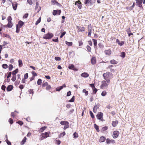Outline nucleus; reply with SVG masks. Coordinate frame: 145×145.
I'll list each match as a JSON object with an SVG mask.
<instances>
[{
	"instance_id": "50",
	"label": "nucleus",
	"mask_w": 145,
	"mask_h": 145,
	"mask_svg": "<svg viewBox=\"0 0 145 145\" xmlns=\"http://www.w3.org/2000/svg\"><path fill=\"white\" fill-rule=\"evenodd\" d=\"M8 121L10 124H12L13 122V120L11 118H10L9 119Z\"/></svg>"
},
{
	"instance_id": "22",
	"label": "nucleus",
	"mask_w": 145,
	"mask_h": 145,
	"mask_svg": "<svg viewBox=\"0 0 145 145\" xmlns=\"http://www.w3.org/2000/svg\"><path fill=\"white\" fill-rule=\"evenodd\" d=\"M106 140L105 137L104 136L101 137L99 139V141L100 142H104Z\"/></svg>"
},
{
	"instance_id": "36",
	"label": "nucleus",
	"mask_w": 145,
	"mask_h": 145,
	"mask_svg": "<svg viewBox=\"0 0 145 145\" xmlns=\"http://www.w3.org/2000/svg\"><path fill=\"white\" fill-rule=\"evenodd\" d=\"M20 28L18 27V24H17L16 25V32L17 33H18L20 31Z\"/></svg>"
},
{
	"instance_id": "44",
	"label": "nucleus",
	"mask_w": 145,
	"mask_h": 145,
	"mask_svg": "<svg viewBox=\"0 0 145 145\" xmlns=\"http://www.w3.org/2000/svg\"><path fill=\"white\" fill-rule=\"evenodd\" d=\"M89 113L91 117L92 118H94V116L93 114V113L91 111H89Z\"/></svg>"
},
{
	"instance_id": "52",
	"label": "nucleus",
	"mask_w": 145,
	"mask_h": 145,
	"mask_svg": "<svg viewBox=\"0 0 145 145\" xmlns=\"http://www.w3.org/2000/svg\"><path fill=\"white\" fill-rule=\"evenodd\" d=\"M55 59L56 61H60L61 58L59 57H55Z\"/></svg>"
},
{
	"instance_id": "14",
	"label": "nucleus",
	"mask_w": 145,
	"mask_h": 145,
	"mask_svg": "<svg viewBox=\"0 0 145 145\" xmlns=\"http://www.w3.org/2000/svg\"><path fill=\"white\" fill-rule=\"evenodd\" d=\"M12 5L14 10H16L18 6V3L17 2H14L12 3Z\"/></svg>"
},
{
	"instance_id": "40",
	"label": "nucleus",
	"mask_w": 145,
	"mask_h": 145,
	"mask_svg": "<svg viewBox=\"0 0 145 145\" xmlns=\"http://www.w3.org/2000/svg\"><path fill=\"white\" fill-rule=\"evenodd\" d=\"M125 52H121V54L120 56L121 57H122L123 58H124L125 57Z\"/></svg>"
},
{
	"instance_id": "10",
	"label": "nucleus",
	"mask_w": 145,
	"mask_h": 145,
	"mask_svg": "<svg viewBox=\"0 0 145 145\" xmlns=\"http://www.w3.org/2000/svg\"><path fill=\"white\" fill-rule=\"evenodd\" d=\"M95 0H85L84 1V3L85 4H86L88 3H90L91 4L95 2Z\"/></svg>"
},
{
	"instance_id": "47",
	"label": "nucleus",
	"mask_w": 145,
	"mask_h": 145,
	"mask_svg": "<svg viewBox=\"0 0 145 145\" xmlns=\"http://www.w3.org/2000/svg\"><path fill=\"white\" fill-rule=\"evenodd\" d=\"M66 32L65 31H64L61 34V35L60 36V38H61L66 34Z\"/></svg>"
},
{
	"instance_id": "19",
	"label": "nucleus",
	"mask_w": 145,
	"mask_h": 145,
	"mask_svg": "<svg viewBox=\"0 0 145 145\" xmlns=\"http://www.w3.org/2000/svg\"><path fill=\"white\" fill-rule=\"evenodd\" d=\"M81 76L83 77L86 78L89 76V75L86 72H84L82 73L81 74Z\"/></svg>"
},
{
	"instance_id": "2",
	"label": "nucleus",
	"mask_w": 145,
	"mask_h": 145,
	"mask_svg": "<svg viewBox=\"0 0 145 145\" xmlns=\"http://www.w3.org/2000/svg\"><path fill=\"white\" fill-rule=\"evenodd\" d=\"M53 36L54 35L52 33H48L44 35L43 38L45 39H51Z\"/></svg>"
},
{
	"instance_id": "34",
	"label": "nucleus",
	"mask_w": 145,
	"mask_h": 145,
	"mask_svg": "<svg viewBox=\"0 0 145 145\" xmlns=\"http://www.w3.org/2000/svg\"><path fill=\"white\" fill-rule=\"evenodd\" d=\"M68 68L69 69L74 70V66L72 64L69 66Z\"/></svg>"
},
{
	"instance_id": "4",
	"label": "nucleus",
	"mask_w": 145,
	"mask_h": 145,
	"mask_svg": "<svg viewBox=\"0 0 145 145\" xmlns=\"http://www.w3.org/2000/svg\"><path fill=\"white\" fill-rule=\"evenodd\" d=\"M103 113L101 112H99L96 115L97 118L102 121H103Z\"/></svg>"
},
{
	"instance_id": "56",
	"label": "nucleus",
	"mask_w": 145,
	"mask_h": 145,
	"mask_svg": "<svg viewBox=\"0 0 145 145\" xmlns=\"http://www.w3.org/2000/svg\"><path fill=\"white\" fill-rule=\"evenodd\" d=\"M32 74L34 76H36L37 75V74L34 71L32 72Z\"/></svg>"
},
{
	"instance_id": "17",
	"label": "nucleus",
	"mask_w": 145,
	"mask_h": 145,
	"mask_svg": "<svg viewBox=\"0 0 145 145\" xmlns=\"http://www.w3.org/2000/svg\"><path fill=\"white\" fill-rule=\"evenodd\" d=\"M96 62V59L95 57H92L91 60V63L92 65H94L95 64Z\"/></svg>"
},
{
	"instance_id": "53",
	"label": "nucleus",
	"mask_w": 145,
	"mask_h": 145,
	"mask_svg": "<svg viewBox=\"0 0 145 145\" xmlns=\"http://www.w3.org/2000/svg\"><path fill=\"white\" fill-rule=\"evenodd\" d=\"M17 123L20 125H22L23 124V122L20 121H19L17 122Z\"/></svg>"
},
{
	"instance_id": "16",
	"label": "nucleus",
	"mask_w": 145,
	"mask_h": 145,
	"mask_svg": "<svg viewBox=\"0 0 145 145\" xmlns=\"http://www.w3.org/2000/svg\"><path fill=\"white\" fill-rule=\"evenodd\" d=\"M60 124L62 125L68 126L69 123L66 121H61L60 122Z\"/></svg>"
},
{
	"instance_id": "26",
	"label": "nucleus",
	"mask_w": 145,
	"mask_h": 145,
	"mask_svg": "<svg viewBox=\"0 0 145 145\" xmlns=\"http://www.w3.org/2000/svg\"><path fill=\"white\" fill-rule=\"evenodd\" d=\"M94 127L97 130V132H99V126L95 124H94Z\"/></svg>"
},
{
	"instance_id": "37",
	"label": "nucleus",
	"mask_w": 145,
	"mask_h": 145,
	"mask_svg": "<svg viewBox=\"0 0 145 145\" xmlns=\"http://www.w3.org/2000/svg\"><path fill=\"white\" fill-rule=\"evenodd\" d=\"M92 40L93 41V42L94 45V46H96L97 45V40L95 39H92Z\"/></svg>"
},
{
	"instance_id": "30",
	"label": "nucleus",
	"mask_w": 145,
	"mask_h": 145,
	"mask_svg": "<svg viewBox=\"0 0 145 145\" xmlns=\"http://www.w3.org/2000/svg\"><path fill=\"white\" fill-rule=\"evenodd\" d=\"M129 30L127 31V34H128V36L129 37H130L131 35H133V34L131 32L130 28H129Z\"/></svg>"
},
{
	"instance_id": "64",
	"label": "nucleus",
	"mask_w": 145,
	"mask_h": 145,
	"mask_svg": "<svg viewBox=\"0 0 145 145\" xmlns=\"http://www.w3.org/2000/svg\"><path fill=\"white\" fill-rule=\"evenodd\" d=\"M16 116L15 114H14V112L11 113V116L12 117H14Z\"/></svg>"
},
{
	"instance_id": "33",
	"label": "nucleus",
	"mask_w": 145,
	"mask_h": 145,
	"mask_svg": "<svg viewBox=\"0 0 145 145\" xmlns=\"http://www.w3.org/2000/svg\"><path fill=\"white\" fill-rule=\"evenodd\" d=\"M18 69H16L14 71L12 72V74L13 75H16V74L18 72Z\"/></svg>"
},
{
	"instance_id": "58",
	"label": "nucleus",
	"mask_w": 145,
	"mask_h": 145,
	"mask_svg": "<svg viewBox=\"0 0 145 145\" xmlns=\"http://www.w3.org/2000/svg\"><path fill=\"white\" fill-rule=\"evenodd\" d=\"M24 78L25 79H26L28 78V74L27 73H26L25 74Z\"/></svg>"
},
{
	"instance_id": "13",
	"label": "nucleus",
	"mask_w": 145,
	"mask_h": 145,
	"mask_svg": "<svg viewBox=\"0 0 145 145\" xmlns=\"http://www.w3.org/2000/svg\"><path fill=\"white\" fill-rule=\"evenodd\" d=\"M35 9L36 10H38L37 12H38L41 10V7H39L38 2H36Z\"/></svg>"
},
{
	"instance_id": "46",
	"label": "nucleus",
	"mask_w": 145,
	"mask_h": 145,
	"mask_svg": "<svg viewBox=\"0 0 145 145\" xmlns=\"http://www.w3.org/2000/svg\"><path fill=\"white\" fill-rule=\"evenodd\" d=\"M75 97L73 96L72 98L69 101V102H73L74 100Z\"/></svg>"
},
{
	"instance_id": "63",
	"label": "nucleus",
	"mask_w": 145,
	"mask_h": 145,
	"mask_svg": "<svg viewBox=\"0 0 145 145\" xmlns=\"http://www.w3.org/2000/svg\"><path fill=\"white\" fill-rule=\"evenodd\" d=\"M6 87V86L5 85H3L2 86L1 89L5 91Z\"/></svg>"
},
{
	"instance_id": "6",
	"label": "nucleus",
	"mask_w": 145,
	"mask_h": 145,
	"mask_svg": "<svg viewBox=\"0 0 145 145\" xmlns=\"http://www.w3.org/2000/svg\"><path fill=\"white\" fill-rule=\"evenodd\" d=\"M104 53L105 55L108 56H110L111 54L112 51L110 49L106 50L104 51Z\"/></svg>"
},
{
	"instance_id": "20",
	"label": "nucleus",
	"mask_w": 145,
	"mask_h": 145,
	"mask_svg": "<svg viewBox=\"0 0 145 145\" xmlns=\"http://www.w3.org/2000/svg\"><path fill=\"white\" fill-rule=\"evenodd\" d=\"M89 86L91 87L93 90V91H97V89L95 87L94 84H89Z\"/></svg>"
},
{
	"instance_id": "25",
	"label": "nucleus",
	"mask_w": 145,
	"mask_h": 145,
	"mask_svg": "<svg viewBox=\"0 0 145 145\" xmlns=\"http://www.w3.org/2000/svg\"><path fill=\"white\" fill-rule=\"evenodd\" d=\"M65 87V85H64L62 86H60L56 89V91H60L61 90L63 87Z\"/></svg>"
},
{
	"instance_id": "48",
	"label": "nucleus",
	"mask_w": 145,
	"mask_h": 145,
	"mask_svg": "<svg viewBox=\"0 0 145 145\" xmlns=\"http://www.w3.org/2000/svg\"><path fill=\"white\" fill-rule=\"evenodd\" d=\"M13 68V65L11 64L9 66L8 69L9 71H11L12 69Z\"/></svg>"
},
{
	"instance_id": "61",
	"label": "nucleus",
	"mask_w": 145,
	"mask_h": 145,
	"mask_svg": "<svg viewBox=\"0 0 145 145\" xmlns=\"http://www.w3.org/2000/svg\"><path fill=\"white\" fill-rule=\"evenodd\" d=\"M44 137H47L49 136V135L47 132H46L44 134Z\"/></svg>"
},
{
	"instance_id": "27",
	"label": "nucleus",
	"mask_w": 145,
	"mask_h": 145,
	"mask_svg": "<svg viewBox=\"0 0 145 145\" xmlns=\"http://www.w3.org/2000/svg\"><path fill=\"white\" fill-rule=\"evenodd\" d=\"M118 121H112V125L114 127H116L117 124H118Z\"/></svg>"
},
{
	"instance_id": "9",
	"label": "nucleus",
	"mask_w": 145,
	"mask_h": 145,
	"mask_svg": "<svg viewBox=\"0 0 145 145\" xmlns=\"http://www.w3.org/2000/svg\"><path fill=\"white\" fill-rule=\"evenodd\" d=\"M61 12V10H54L52 14L53 15L55 16L57 14L60 15Z\"/></svg>"
},
{
	"instance_id": "21",
	"label": "nucleus",
	"mask_w": 145,
	"mask_h": 145,
	"mask_svg": "<svg viewBox=\"0 0 145 145\" xmlns=\"http://www.w3.org/2000/svg\"><path fill=\"white\" fill-rule=\"evenodd\" d=\"M24 23L21 21H19L18 22V25L19 28H21L24 25Z\"/></svg>"
},
{
	"instance_id": "55",
	"label": "nucleus",
	"mask_w": 145,
	"mask_h": 145,
	"mask_svg": "<svg viewBox=\"0 0 145 145\" xmlns=\"http://www.w3.org/2000/svg\"><path fill=\"white\" fill-rule=\"evenodd\" d=\"M106 94V93L105 91H103V92L101 93V95L103 96H105Z\"/></svg>"
},
{
	"instance_id": "45",
	"label": "nucleus",
	"mask_w": 145,
	"mask_h": 145,
	"mask_svg": "<svg viewBox=\"0 0 145 145\" xmlns=\"http://www.w3.org/2000/svg\"><path fill=\"white\" fill-rule=\"evenodd\" d=\"M73 136L74 138H77L78 137V135L77 133L76 132L74 133Z\"/></svg>"
},
{
	"instance_id": "32",
	"label": "nucleus",
	"mask_w": 145,
	"mask_h": 145,
	"mask_svg": "<svg viewBox=\"0 0 145 145\" xmlns=\"http://www.w3.org/2000/svg\"><path fill=\"white\" fill-rule=\"evenodd\" d=\"M26 137H24V138L23 139L22 141L21 142V144H24L25 143V142L26 140Z\"/></svg>"
},
{
	"instance_id": "18",
	"label": "nucleus",
	"mask_w": 145,
	"mask_h": 145,
	"mask_svg": "<svg viewBox=\"0 0 145 145\" xmlns=\"http://www.w3.org/2000/svg\"><path fill=\"white\" fill-rule=\"evenodd\" d=\"M113 65H110L108 66V68L110 70V71L112 72H114L115 71L114 69L113 68Z\"/></svg>"
},
{
	"instance_id": "35",
	"label": "nucleus",
	"mask_w": 145,
	"mask_h": 145,
	"mask_svg": "<svg viewBox=\"0 0 145 145\" xmlns=\"http://www.w3.org/2000/svg\"><path fill=\"white\" fill-rule=\"evenodd\" d=\"M86 48L87 49L88 51L89 52H91V48L88 45H87L86 46Z\"/></svg>"
},
{
	"instance_id": "12",
	"label": "nucleus",
	"mask_w": 145,
	"mask_h": 145,
	"mask_svg": "<svg viewBox=\"0 0 145 145\" xmlns=\"http://www.w3.org/2000/svg\"><path fill=\"white\" fill-rule=\"evenodd\" d=\"M51 3L53 5L56 4L57 5L59 6H60L61 5L60 3L56 0H51Z\"/></svg>"
},
{
	"instance_id": "7",
	"label": "nucleus",
	"mask_w": 145,
	"mask_h": 145,
	"mask_svg": "<svg viewBox=\"0 0 145 145\" xmlns=\"http://www.w3.org/2000/svg\"><path fill=\"white\" fill-rule=\"evenodd\" d=\"M75 5H77L79 9H81L82 7V4L80 1L79 0L75 2Z\"/></svg>"
},
{
	"instance_id": "38",
	"label": "nucleus",
	"mask_w": 145,
	"mask_h": 145,
	"mask_svg": "<svg viewBox=\"0 0 145 145\" xmlns=\"http://www.w3.org/2000/svg\"><path fill=\"white\" fill-rule=\"evenodd\" d=\"M41 21V17H40L37 20V21L35 23V25H37Z\"/></svg>"
},
{
	"instance_id": "31",
	"label": "nucleus",
	"mask_w": 145,
	"mask_h": 145,
	"mask_svg": "<svg viewBox=\"0 0 145 145\" xmlns=\"http://www.w3.org/2000/svg\"><path fill=\"white\" fill-rule=\"evenodd\" d=\"M65 44L68 46H71L72 45V42H68L67 41H65Z\"/></svg>"
},
{
	"instance_id": "24",
	"label": "nucleus",
	"mask_w": 145,
	"mask_h": 145,
	"mask_svg": "<svg viewBox=\"0 0 145 145\" xmlns=\"http://www.w3.org/2000/svg\"><path fill=\"white\" fill-rule=\"evenodd\" d=\"M110 63L111 64H116L118 63L117 61L114 59L110 60Z\"/></svg>"
},
{
	"instance_id": "15",
	"label": "nucleus",
	"mask_w": 145,
	"mask_h": 145,
	"mask_svg": "<svg viewBox=\"0 0 145 145\" xmlns=\"http://www.w3.org/2000/svg\"><path fill=\"white\" fill-rule=\"evenodd\" d=\"M8 24L5 26L6 27H7L9 28H11L12 27L13 24L12 22L11 21L10 22H8Z\"/></svg>"
},
{
	"instance_id": "5",
	"label": "nucleus",
	"mask_w": 145,
	"mask_h": 145,
	"mask_svg": "<svg viewBox=\"0 0 145 145\" xmlns=\"http://www.w3.org/2000/svg\"><path fill=\"white\" fill-rule=\"evenodd\" d=\"M136 5L140 8H143V7L142 5L143 0H136Z\"/></svg>"
},
{
	"instance_id": "41",
	"label": "nucleus",
	"mask_w": 145,
	"mask_h": 145,
	"mask_svg": "<svg viewBox=\"0 0 145 145\" xmlns=\"http://www.w3.org/2000/svg\"><path fill=\"white\" fill-rule=\"evenodd\" d=\"M2 67L4 69H6L8 68V65L6 64H4L2 65Z\"/></svg>"
},
{
	"instance_id": "39",
	"label": "nucleus",
	"mask_w": 145,
	"mask_h": 145,
	"mask_svg": "<svg viewBox=\"0 0 145 145\" xmlns=\"http://www.w3.org/2000/svg\"><path fill=\"white\" fill-rule=\"evenodd\" d=\"M37 83L38 85H40L42 83L41 79H39L37 81Z\"/></svg>"
},
{
	"instance_id": "29",
	"label": "nucleus",
	"mask_w": 145,
	"mask_h": 145,
	"mask_svg": "<svg viewBox=\"0 0 145 145\" xmlns=\"http://www.w3.org/2000/svg\"><path fill=\"white\" fill-rule=\"evenodd\" d=\"M88 31H92V27L91 24H90L88 25Z\"/></svg>"
},
{
	"instance_id": "62",
	"label": "nucleus",
	"mask_w": 145,
	"mask_h": 145,
	"mask_svg": "<svg viewBox=\"0 0 145 145\" xmlns=\"http://www.w3.org/2000/svg\"><path fill=\"white\" fill-rule=\"evenodd\" d=\"M108 128V127L106 126H105L102 128V130L103 131H105L107 130Z\"/></svg>"
},
{
	"instance_id": "11",
	"label": "nucleus",
	"mask_w": 145,
	"mask_h": 145,
	"mask_svg": "<svg viewBox=\"0 0 145 145\" xmlns=\"http://www.w3.org/2000/svg\"><path fill=\"white\" fill-rule=\"evenodd\" d=\"M77 27L79 32H84L85 31V28L84 27L77 26Z\"/></svg>"
},
{
	"instance_id": "42",
	"label": "nucleus",
	"mask_w": 145,
	"mask_h": 145,
	"mask_svg": "<svg viewBox=\"0 0 145 145\" xmlns=\"http://www.w3.org/2000/svg\"><path fill=\"white\" fill-rule=\"evenodd\" d=\"M46 89L47 90H50L51 89V87L50 85H48L46 87Z\"/></svg>"
},
{
	"instance_id": "1",
	"label": "nucleus",
	"mask_w": 145,
	"mask_h": 145,
	"mask_svg": "<svg viewBox=\"0 0 145 145\" xmlns=\"http://www.w3.org/2000/svg\"><path fill=\"white\" fill-rule=\"evenodd\" d=\"M110 72H106L105 73H104L103 75L104 79L106 80V81H107V83H108V84H109L110 82Z\"/></svg>"
},
{
	"instance_id": "57",
	"label": "nucleus",
	"mask_w": 145,
	"mask_h": 145,
	"mask_svg": "<svg viewBox=\"0 0 145 145\" xmlns=\"http://www.w3.org/2000/svg\"><path fill=\"white\" fill-rule=\"evenodd\" d=\"M78 42H79V46H81L83 44V43L82 42V40H80V41H78Z\"/></svg>"
},
{
	"instance_id": "3",
	"label": "nucleus",
	"mask_w": 145,
	"mask_h": 145,
	"mask_svg": "<svg viewBox=\"0 0 145 145\" xmlns=\"http://www.w3.org/2000/svg\"><path fill=\"white\" fill-rule=\"evenodd\" d=\"M101 83L102 84L101 85L100 87L103 89H105L107 88L108 84H109L107 83V81L104 80L102 81Z\"/></svg>"
},
{
	"instance_id": "54",
	"label": "nucleus",
	"mask_w": 145,
	"mask_h": 145,
	"mask_svg": "<svg viewBox=\"0 0 145 145\" xmlns=\"http://www.w3.org/2000/svg\"><path fill=\"white\" fill-rule=\"evenodd\" d=\"M99 104H97V105H95L94 106V108H95L97 109H98V108H99Z\"/></svg>"
},
{
	"instance_id": "8",
	"label": "nucleus",
	"mask_w": 145,
	"mask_h": 145,
	"mask_svg": "<svg viewBox=\"0 0 145 145\" xmlns=\"http://www.w3.org/2000/svg\"><path fill=\"white\" fill-rule=\"evenodd\" d=\"M119 133V132L117 131H116L113 132V138H115L118 137Z\"/></svg>"
},
{
	"instance_id": "59",
	"label": "nucleus",
	"mask_w": 145,
	"mask_h": 145,
	"mask_svg": "<svg viewBox=\"0 0 145 145\" xmlns=\"http://www.w3.org/2000/svg\"><path fill=\"white\" fill-rule=\"evenodd\" d=\"M124 43L125 42L124 41H122L121 42H120V43H119V45L120 46H121L124 44Z\"/></svg>"
},
{
	"instance_id": "43",
	"label": "nucleus",
	"mask_w": 145,
	"mask_h": 145,
	"mask_svg": "<svg viewBox=\"0 0 145 145\" xmlns=\"http://www.w3.org/2000/svg\"><path fill=\"white\" fill-rule=\"evenodd\" d=\"M16 79V75H14L12 77L11 80L12 81L14 82L15 81Z\"/></svg>"
},
{
	"instance_id": "51",
	"label": "nucleus",
	"mask_w": 145,
	"mask_h": 145,
	"mask_svg": "<svg viewBox=\"0 0 145 145\" xmlns=\"http://www.w3.org/2000/svg\"><path fill=\"white\" fill-rule=\"evenodd\" d=\"M48 85V82H45L42 84V86L43 87H45L46 86V87Z\"/></svg>"
},
{
	"instance_id": "60",
	"label": "nucleus",
	"mask_w": 145,
	"mask_h": 145,
	"mask_svg": "<svg viewBox=\"0 0 145 145\" xmlns=\"http://www.w3.org/2000/svg\"><path fill=\"white\" fill-rule=\"evenodd\" d=\"M12 20V18L11 16H9L8 19V22H10L11 21V20Z\"/></svg>"
},
{
	"instance_id": "28",
	"label": "nucleus",
	"mask_w": 145,
	"mask_h": 145,
	"mask_svg": "<svg viewBox=\"0 0 145 145\" xmlns=\"http://www.w3.org/2000/svg\"><path fill=\"white\" fill-rule=\"evenodd\" d=\"M18 65L19 67H21L23 65L22 61L21 59H19L18 61Z\"/></svg>"
},
{
	"instance_id": "49",
	"label": "nucleus",
	"mask_w": 145,
	"mask_h": 145,
	"mask_svg": "<svg viewBox=\"0 0 145 145\" xmlns=\"http://www.w3.org/2000/svg\"><path fill=\"white\" fill-rule=\"evenodd\" d=\"M46 127H45V126L41 128L40 129V131L41 132H43L44 130H45L46 129Z\"/></svg>"
},
{
	"instance_id": "23",
	"label": "nucleus",
	"mask_w": 145,
	"mask_h": 145,
	"mask_svg": "<svg viewBox=\"0 0 145 145\" xmlns=\"http://www.w3.org/2000/svg\"><path fill=\"white\" fill-rule=\"evenodd\" d=\"M13 88V86L12 85H9L8 86L7 88V91H11Z\"/></svg>"
}]
</instances>
